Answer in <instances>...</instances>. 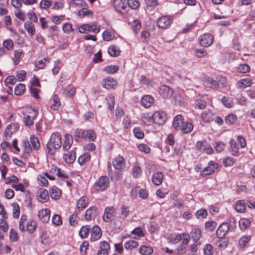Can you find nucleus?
Masks as SVG:
<instances>
[{
    "mask_svg": "<svg viewBox=\"0 0 255 255\" xmlns=\"http://www.w3.org/2000/svg\"><path fill=\"white\" fill-rule=\"evenodd\" d=\"M237 120V117L236 115L233 114H229L225 117V122L227 124L233 125Z\"/></svg>",
    "mask_w": 255,
    "mask_h": 255,
    "instance_id": "864d4df0",
    "label": "nucleus"
},
{
    "mask_svg": "<svg viewBox=\"0 0 255 255\" xmlns=\"http://www.w3.org/2000/svg\"><path fill=\"white\" fill-rule=\"evenodd\" d=\"M73 142L72 136L68 133L64 135V140L63 144V149L68 150L72 146Z\"/></svg>",
    "mask_w": 255,
    "mask_h": 255,
    "instance_id": "b1692460",
    "label": "nucleus"
},
{
    "mask_svg": "<svg viewBox=\"0 0 255 255\" xmlns=\"http://www.w3.org/2000/svg\"><path fill=\"white\" fill-rule=\"evenodd\" d=\"M100 250L97 252V255H108L110 249L109 244L106 241L101 242L99 245Z\"/></svg>",
    "mask_w": 255,
    "mask_h": 255,
    "instance_id": "a211bd4d",
    "label": "nucleus"
},
{
    "mask_svg": "<svg viewBox=\"0 0 255 255\" xmlns=\"http://www.w3.org/2000/svg\"><path fill=\"white\" fill-rule=\"evenodd\" d=\"M121 51L116 46L111 45L108 48L109 54L113 56L116 57L120 55Z\"/></svg>",
    "mask_w": 255,
    "mask_h": 255,
    "instance_id": "3c124183",
    "label": "nucleus"
},
{
    "mask_svg": "<svg viewBox=\"0 0 255 255\" xmlns=\"http://www.w3.org/2000/svg\"><path fill=\"white\" fill-rule=\"evenodd\" d=\"M90 230L91 228L89 226H83L79 231V236L82 239L86 238L88 237Z\"/></svg>",
    "mask_w": 255,
    "mask_h": 255,
    "instance_id": "79ce46f5",
    "label": "nucleus"
},
{
    "mask_svg": "<svg viewBox=\"0 0 255 255\" xmlns=\"http://www.w3.org/2000/svg\"><path fill=\"white\" fill-rule=\"evenodd\" d=\"M31 144L34 149L37 150L40 147L38 138L34 135H32L30 137Z\"/></svg>",
    "mask_w": 255,
    "mask_h": 255,
    "instance_id": "58836bf2",
    "label": "nucleus"
},
{
    "mask_svg": "<svg viewBox=\"0 0 255 255\" xmlns=\"http://www.w3.org/2000/svg\"><path fill=\"white\" fill-rule=\"evenodd\" d=\"M107 100L108 101L107 103L108 109L111 111L113 110L115 106L114 96H112V95H110L109 96L108 98H107Z\"/></svg>",
    "mask_w": 255,
    "mask_h": 255,
    "instance_id": "69168bd1",
    "label": "nucleus"
},
{
    "mask_svg": "<svg viewBox=\"0 0 255 255\" xmlns=\"http://www.w3.org/2000/svg\"><path fill=\"white\" fill-rule=\"evenodd\" d=\"M198 41L201 46L208 47L213 42L214 37L210 33H205L199 36Z\"/></svg>",
    "mask_w": 255,
    "mask_h": 255,
    "instance_id": "0eeeda50",
    "label": "nucleus"
},
{
    "mask_svg": "<svg viewBox=\"0 0 255 255\" xmlns=\"http://www.w3.org/2000/svg\"><path fill=\"white\" fill-rule=\"evenodd\" d=\"M163 174L161 172H156L152 176V181L155 185H160L163 181Z\"/></svg>",
    "mask_w": 255,
    "mask_h": 255,
    "instance_id": "cd10ccee",
    "label": "nucleus"
},
{
    "mask_svg": "<svg viewBox=\"0 0 255 255\" xmlns=\"http://www.w3.org/2000/svg\"><path fill=\"white\" fill-rule=\"evenodd\" d=\"M110 184L109 178L106 176H101L95 182L94 188L98 191H103L106 190Z\"/></svg>",
    "mask_w": 255,
    "mask_h": 255,
    "instance_id": "7ed1b4c3",
    "label": "nucleus"
},
{
    "mask_svg": "<svg viewBox=\"0 0 255 255\" xmlns=\"http://www.w3.org/2000/svg\"><path fill=\"white\" fill-rule=\"evenodd\" d=\"M133 132L135 136L139 139H142L144 137V133L142 130L139 127L134 128Z\"/></svg>",
    "mask_w": 255,
    "mask_h": 255,
    "instance_id": "680f3d73",
    "label": "nucleus"
},
{
    "mask_svg": "<svg viewBox=\"0 0 255 255\" xmlns=\"http://www.w3.org/2000/svg\"><path fill=\"white\" fill-rule=\"evenodd\" d=\"M119 69V67L116 65H109L105 67L104 71L108 74H114Z\"/></svg>",
    "mask_w": 255,
    "mask_h": 255,
    "instance_id": "6e6d98bb",
    "label": "nucleus"
},
{
    "mask_svg": "<svg viewBox=\"0 0 255 255\" xmlns=\"http://www.w3.org/2000/svg\"><path fill=\"white\" fill-rule=\"evenodd\" d=\"M63 158L68 163H72L76 159V153L74 151H70L67 153L64 154Z\"/></svg>",
    "mask_w": 255,
    "mask_h": 255,
    "instance_id": "c756f323",
    "label": "nucleus"
},
{
    "mask_svg": "<svg viewBox=\"0 0 255 255\" xmlns=\"http://www.w3.org/2000/svg\"><path fill=\"white\" fill-rule=\"evenodd\" d=\"M153 102L154 98L150 95H145L141 99V105L146 108L150 107Z\"/></svg>",
    "mask_w": 255,
    "mask_h": 255,
    "instance_id": "a878e982",
    "label": "nucleus"
},
{
    "mask_svg": "<svg viewBox=\"0 0 255 255\" xmlns=\"http://www.w3.org/2000/svg\"><path fill=\"white\" fill-rule=\"evenodd\" d=\"M116 215V209L113 206L107 207L104 212L103 219L106 222H111Z\"/></svg>",
    "mask_w": 255,
    "mask_h": 255,
    "instance_id": "423d86ee",
    "label": "nucleus"
},
{
    "mask_svg": "<svg viewBox=\"0 0 255 255\" xmlns=\"http://www.w3.org/2000/svg\"><path fill=\"white\" fill-rule=\"evenodd\" d=\"M50 109L52 110L57 111L59 109L61 103L60 99L57 95H54L50 100Z\"/></svg>",
    "mask_w": 255,
    "mask_h": 255,
    "instance_id": "4be33fe9",
    "label": "nucleus"
},
{
    "mask_svg": "<svg viewBox=\"0 0 255 255\" xmlns=\"http://www.w3.org/2000/svg\"><path fill=\"white\" fill-rule=\"evenodd\" d=\"M85 140H88L89 141H94L97 137L95 132L93 129L85 130Z\"/></svg>",
    "mask_w": 255,
    "mask_h": 255,
    "instance_id": "72a5a7b5",
    "label": "nucleus"
},
{
    "mask_svg": "<svg viewBox=\"0 0 255 255\" xmlns=\"http://www.w3.org/2000/svg\"><path fill=\"white\" fill-rule=\"evenodd\" d=\"M91 159V155L89 153H85L81 155L78 158V161L79 163L82 165L89 162Z\"/></svg>",
    "mask_w": 255,
    "mask_h": 255,
    "instance_id": "c03bdc74",
    "label": "nucleus"
},
{
    "mask_svg": "<svg viewBox=\"0 0 255 255\" xmlns=\"http://www.w3.org/2000/svg\"><path fill=\"white\" fill-rule=\"evenodd\" d=\"M220 167V166L217 162L210 161L209 162L208 166L205 167L203 170L201 172L200 175L203 177L212 175L216 170H218Z\"/></svg>",
    "mask_w": 255,
    "mask_h": 255,
    "instance_id": "20e7f679",
    "label": "nucleus"
},
{
    "mask_svg": "<svg viewBox=\"0 0 255 255\" xmlns=\"http://www.w3.org/2000/svg\"><path fill=\"white\" fill-rule=\"evenodd\" d=\"M117 81L112 77L105 78L102 81V85L104 88L110 90L114 89L117 86Z\"/></svg>",
    "mask_w": 255,
    "mask_h": 255,
    "instance_id": "f8f14e48",
    "label": "nucleus"
},
{
    "mask_svg": "<svg viewBox=\"0 0 255 255\" xmlns=\"http://www.w3.org/2000/svg\"><path fill=\"white\" fill-rule=\"evenodd\" d=\"M38 113L37 110L31 107L22 110V121L25 127L29 128L34 125V121L37 118Z\"/></svg>",
    "mask_w": 255,
    "mask_h": 255,
    "instance_id": "f03ea898",
    "label": "nucleus"
},
{
    "mask_svg": "<svg viewBox=\"0 0 255 255\" xmlns=\"http://www.w3.org/2000/svg\"><path fill=\"white\" fill-rule=\"evenodd\" d=\"M102 236V231L97 226H94L91 231V240L95 241L99 240Z\"/></svg>",
    "mask_w": 255,
    "mask_h": 255,
    "instance_id": "aec40b11",
    "label": "nucleus"
},
{
    "mask_svg": "<svg viewBox=\"0 0 255 255\" xmlns=\"http://www.w3.org/2000/svg\"><path fill=\"white\" fill-rule=\"evenodd\" d=\"M217 226V224L215 221H209L205 223V229L211 232H213Z\"/></svg>",
    "mask_w": 255,
    "mask_h": 255,
    "instance_id": "5fc2aeb1",
    "label": "nucleus"
},
{
    "mask_svg": "<svg viewBox=\"0 0 255 255\" xmlns=\"http://www.w3.org/2000/svg\"><path fill=\"white\" fill-rule=\"evenodd\" d=\"M113 4L116 10L120 13H124L128 11L126 0H115Z\"/></svg>",
    "mask_w": 255,
    "mask_h": 255,
    "instance_id": "9b49d317",
    "label": "nucleus"
},
{
    "mask_svg": "<svg viewBox=\"0 0 255 255\" xmlns=\"http://www.w3.org/2000/svg\"><path fill=\"white\" fill-rule=\"evenodd\" d=\"M251 237L249 235H244L242 236L239 241V246L241 248H244L247 246V244L251 240Z\"/></svg>",
    "mask_w": 255,
    "mask_h": 255,
    "instance_id": "4c0bfd02",
    "label": "nucleus"
},
{
    "mask_svg": "<svg viewBox=\"0 0 255 255\" xmlns=\"http://www.w3.org/2000/svg\"><path fill=\"white\" fill-rule=\"evenodd\" d=\"M26 231H28L29 233L31 234L33 233L34 230L37 228V224L36 221L33 220H30L27 222L26 224Z\"/></svg>",
    "mask_w": 255,
    "mask_h": 255,
    "instance_id": "37998d69",
    "label": "nucleus"
},
{
    "mask_svg": "<svg viewBox=\"0 0 255 255\" xmlns=\"http://www.w3.org/2000/svg\"><path fill=\"white\" fill-rule=\"evenodd\" d=\"M52 170H54L55 172H56V175L60 177L67 179L69 177V175L65 173V172L63 170H62L60 168H57L56 166H53L51 169V172H52Z\"/></svg>",
    "mask_w": 255,
    "mask_h": 255,
    "instance_id": "49530a36",
    "label": "nucleus"
},
{
    "mask_svg": "<svg viewBox=\"0 0 255 255\" xmlns=\"http://www.w3.org/2000/svg\"><path fill=\"white\" fill-rule=\"evenodd\" d=\"M88 204V199L86 196H82L77 201V210L79 211L85 209Z\"/></svg>",
    "mask_w": 255,
    "mask_h": 255,
    "instance_id": "393cba45",
    "label": "nucleus"
},
{
    "mask_svg": "<svg viewBox=\"0 0 255 255\" xmlns=\"http://www.w3.org/2000/svg\"><path fill=\"white\" fill-rule=\"evenodd\" d=\"M203 251L204 255H213L212 246L210 244H206L204 247Z\"/></svg>",
    "mask_w": 255,
    "mask_h": 255,
    "instance_id": "774afa93",
    "label": "nucleus"
},
{
    "mask_svg": "<svg viewBox=\"0 0 255 255\" xmlns=\"http://www.w3.org/2000/svg\"><path fill=\"white\" fill-rule=\"evenodd\" d=\"M195 104L196 107L200 109H204L206 105L207 102L203 99H199L195 100Z\"/></svg>",
    "mask_w": 255,
    "mask_h": 255,
    "instance_id": "bf43d9fd",
    "label": "nucleus"
},
{
    "mask_svg": "<svg viewBox=\"0 0 255 255\" xmlns=\"http://www.w3.org/2000/svg\"><path fill=\"white\" fill-rule=\"evenodd\" d=\"M172 20L171 17L168 15H163L157 19V24L159 27L165 29L170 26Z\"/></svg>",
    "mask_w": 255,
    "mask_h": 255,
    "instance_id": "1a4fd4ad",
    "label": "nucleus"
},
{
    "mask_svg": "<svg viewBox=\"0 0 255 255\" xmlns=\"http://www.w3.org/2000/svg\"><path fill=\"white\" fill-rule=\"evenodd\" d=\"M184 122V117L181 115H178L174 118L173 126L176 130L179 131Z\"/></svg>",
    "mask_w": 255,
    "mask_h": 255,
    "instance_id": "412c9836",
    "label": "nucleus"
},
{
    "mask_svg": "<svg viewBox=\"0 0 255 255\" xmlns=\"http://www.w3.org/2000/svg\"><path fill=\"white\" fill-rule=\"evenodd\" d=\"M85 130H83L81 128H77L74 131L75 140L76 141H78L79 138H82L85 139Z\"/></svg>",
    "mask_w": 255,
    "mask_h": 255,
    "instance_id": "a19ab883",
    "label": "nucleus"
},
{
    "mask_svg": "<svg viewBox=\"0 0 255 255\" xmlns=\"http://www.w3.org/2000/svg\"><path fill=\"white\" fill-rule=\"evenodd\" d=\"M130 210L129 207L123 205L120 208V215L123 219H125L129 216Z\"/></svg>",
    "mask_w": 255,
    "mask_h": 255,
    "instance_id": "de8ad7c7",
    "label": "nucleus"
},
{
    "mask_svg": "<svg viewBox=\"0 0 255 255\" xmlns=\"http://www.w3.org/2000/svg\"><path fill=\"white\" fill-rule=\"evenodd\" d=\"M23 53V51L22 49L15 50L14 51V59L13 63L14 65H17L20 60L21 56Z\"/></svg>",
    "mask_w": 255,
    "mask_h": 255,
    "instance_id": "8fccbe9b",
    "label": "nucleus"
},
{
    "mask_svg": "<svg viewBox=\"0 0 255 255\" xmlns=\"http://www.w3.org/2000/svg\"><path fill=\"white\" fill-rule=\"evenodd\" d=\"M139 253L142 255H150L153 251V249L145 245L141 246L138 249Z\"/></svg>",
    "mask_w": 255,
    "mask_h": 255,
    "instance_id": "f704fd0d",
    "label": "nucleus"
},
{
    "mask_svg": "<svg viewBox=\"0 0 255 255\" xmlns=\"http://www.w3.org/2000/svg\"><path fill=\"white\" fill-rule=\"evenodd\" d=\"M3 47L7 50H12L14 47L13 42L11 39H8L3 42Z\"/></svg>",
    "mask_w": 255,
    "mask_h": 255,
    "instance_id": "052dcab7",
    "label": "nucleus"
},
{
    "mask_svg": "<svg viewBox=\"0 0 255 255\" xmlns=\"http://www.w3.org/2000/svg\"><path fill=\"white\" fill-rule=\"evenodd\" d=\"M24 27L31 36L34 35L35 33L34 25L31 21H28L26 22L24 24Z\"/></svg>",
    "mask_w": 255,
    "mask_h": 255,
    "instance_id": "2f4dec72",
    "label": "nucleus"
},
{
    "mask_svg": "<svg viewBox=\"0 0 255 255\" xmlns=\"http://www.w3.org/2000/svg\"><path fill=\"white\" fill-rule=\"evenodd\" d=\"M138 243L134 240H129L125 243L124 247L126 250H131L138 247Z\"/></svg>",
    "mask_w": 255,
    "mask_h": 255,
    "instance_id": "09e8293b",
    "label": "nucleus"
},
{
    "mask_svg": "<svg viewBox=\"0 0 255 255\" xmlns=\"http://www.w3.org/2000/svg\"><path fill=\"white\" fill-rule=\"evenodd\" d=\"M13 128H15L14 124H10L8 125L7 126L6 128H5L4 133V135L6 140L9 139L11 137V136L13 132L15 131V129L12 130Z\"/></svg>",
    "mask_w": 255,
    "mask_h": 255,
    "instance_id": "7c9ffc66",
    "label": "nucleus"
},
{
    "mask_svg": "<svg viewBox=\"0 0 255 255\" xmlns=\"http://www.w3.org/2000/svg\"><path fill=\"white\" fill-rule=\"evenodd\" d=\"M160 94L164 98L171 97L173 94L172 89L167 85H162L159 90Z\"/></svg>",
    "mask_w": 255,
    "mask_h": 255,
    "instance_id": "6ab92c4d",
    "label": "nucleus"
},
{
    "mask_svg": "<svg viewBox=\"0 0 255 255\" xmlns=\"http://www.w3.org/2000/svg\"><path fill=\"white\" fill-rule=\"evenodd\" d=\"M37 194L38 201L41 203L46 202L49 198L48 192L42 188L38 190Z\"/></svg>",
    "mask_w": 255,
    "mask_h": 255,
    "instance_id": "dca6fc26",
    "label": "nucleus"
},
{
    "mask_svg": "<svg viewBox=\"0 0 255 255\" xmlns=\"http://www.w3.org/2000/svg\"><path fill=\"white\" fill-rule=\"evenodd\" d=\"M191 238L196 243L199 244L200 239L201 237L202 234L201 230L198 228L193 229L191 233Z\"/></svg>",
    "mask_w": 255,
    "mask_h": 255,
    "instance_id": "c85d7f7f",
    "label": "nucleus"
},
{
    "mask_svg": "<svg viewBox=\"0 0 255 255\" xmlns=\"http://www.w3.org/2000/svg\"><path fill=\"white\" fill-rule=\"evenodd\" d=\"M102 36L104 40L109 41L114 38L115 34L112 30L106 29L103 33Z\"/></svg>",
    "mask_w": 255,
    "mask_h": 255,
    "instance_id": "ea45409f",
    "label": "nucleus"
},
{
    "mask_svg": "<svg viewBox=\"0 0 255 255\" xmlns=\"http://www.w3.org/2000/svg\"><path fill=\"white\" fill-rule=\"evenodd\" d=\"M38 216L40 221L43 223H47L50 217V211L48 209H43L39 211Z\"/></svg>",
    "mask_w": 255,
    "mask_h": 255,
    "instance_id": "2eb2a0df",
    "label": "nucleus"
},
{
    "mask_svg": "<svg viewBox=\"0 0 255 255\" xmlns=\"http://www.w3.org/2000/svg\"><path fill=\"white\" fill-rule=\"evenodd\" d=\"M193 128V125L189 122H185L184 124L180 128L179 131H182L184 133H189L192 131Z\"/></svg>",
    "mask_w": 255,
    "mask_h": 255,
    "instance_id": "473e14b6",
    "label": "nucleus"
},
{
    "mask_svg": "<svg viewBox=\"0 0 255 255\" xmlns=\"http://www.w3.org/2000/svg\"><path fill=\"white\" fill-rule=\"evenodd\" d=\"M141 168L138 166H134L132 168V175L134 178H138L140 176L141 174Z\"/></svg>",
    "mask_w": 255,
    "mask_h": 255,
    "instance_id": "338daca9",
    "label": "nucleus"
},
{
    "mask_svg": "<svg viewBox=\"0 0 255 255\" xmlns=\"http://www.w3.org/2000/svg\"><path fill=\"white\" fill-rule=\"evenodd\" d=\"M230 148L232 151V154L237 155L239 152V146L235 140H231L230 141Z\"/></svg>",
    "mask_w": 255,
    "mask_h": 255,
    "instance_id": "13d9d810",
    "label": "nucleus"
},
{
    "mask_svg": "<svg viewBox=\"0 0 255 255\" xmlns=\"http://www.w3.org/2000/svg\"><path fill=\"white\" fill-rule=\"evenodd\" d=\"M64 91L66 96L69 98H73L76 93L75 88L72 85L67 86Z\"/></svg>",
    "mask_w": 255,
    "mask_h": 255,
    "instance_id": "e433bc0d",
    "label": "nucleus"
},
{
    "mask_svg": "<svg viewBox=\"0 0 255 255\" xmlns=\"http://www.w3.org/2000/svg\"><path fill=\"white\" fill-rule=\"evenodd\" d=\"M147 8L153 9L158 4L157 0H144Z\"/></svg>",
    "mask_w": 255,
    "mask_h": 255,
    "instance_id": "e2e57ef3",
    "label": "nucleus"
},
{
    "mask_svg": "<svg viewBox=\"0 0 255 255\" xmlns=\"http://www.w3.org/2000/svg\"><path fill=\"white\" fill-rule=\"evenodd\" d=\"M62 145V136L58 132L53 133L46 144V153L49 155L55 153Z\"/></svg>",
    "mask_w": 255,
    "mask_h": 255,
    "instance_id": "f257e3e1",
    "label": "nucleus"
},
{
    "mask_svg": "<svg viewBox=\"0 0 255 255\" xmlns=\"http://www.w3.org/2000/svg\"><path fill=\"white\" fill-rule=\"evenodd\" d=\"M196 148L200 151L204 152L209 154H212L213 152L212 147L206 141L197 142Z\"/></svg>",
    "mask_w": 255,
    "mask_h": 255,
    "instance_id": "9d476101",
    "label": "nucleus"
},
{
    "mask_svg": "<svg viewBox=\"0 0 255 255\" xmlns=\"http://www.w3.org/2000/svg\"><path fill=\"white\" fill-rule=\"evenodd\" d=\"M166 114L163 111H156L153 113L151 117L152 121L158 125H163L167 121Z\"/></svg>",
    "mask_w": 255,
    "mask_h": 255,
    "instance_id": "39448f33",
    "label": "nucleus"
},
{
    "mask_svg": "<svg viewBox=\"0 0 255 255\" xmlns=\"http://www.w3.org/2000/svg\"><path fill=\"white\" fill-rule=\"evenodd\" d=\"M229 231L228 222H224L218 227L216 232L217 236L219 238L223 239Z\"/></svg>",
    "mask_w": 255,
    "mask_h": 255,
    "instance_id": "ddd939ff",
    "label": "nucleus"
},
{
    "mask_svg": "<svg viewBox=\"0 0 255 255\" xmlns=\"http://www.w3.org/2000/svg\"><path fill=\"white\" fill-rule=\"evenodd\" d=\"M252 84V80L249 78H245L238 81V86L239 88H245Z\"/></svg>",
    "mask_w": 255,
    "mask_h": 255,
    "instance_id": "603ef678",
    "label": "nucleus"
},
{
    "mask_svg": "<svg viewBox=\"0 0 255 255\" xmlns=\"http://www.w3.org/2000/svg\"><path fill=\"white\" fill-rule=\"evenodd\" d=\"M25 90V86L23 84H18L14 89V93L16 95L22 94Z\"/></svg>",
    "mask_w": 255,
    "mask_h": 255,
    "instance_id": "4d7b16f0",
    "label": "nucleus"
},
{
    "mask_svg": "<svg viewBox=\"0 0 255 255\" xmlns=\"http://www.w3.org/2000/svg\"><path fill=\"white\" fill-rule=\"evenodd\" d=\"M100 31V27L97 28L96 23L93 22L92 24H84L79 27V32L81 33L88 32H92L98 33Z\"/></svg>",
    "mask_w": 255,
    "mask_h": 255,
    "instance_id": "6e6552de",
    "label": "nucleus"
},
{
    "mask_svg": "<svg viewBox=\"0 0 255 255\" xmlns=\"http://www.w3.org/2000/svg\"><path fill=\"white\" fill-rule=\"evenodd\" d=\"M215 116V114L208 110L202 113L201 118L204 122L210 123L214 120Z\"/></svg>",
    "mask_w": 255,
    "mask_h": 255,
    "instance_id": "5701e85b",
    "label": "nucleus"
},
{
    "mask_svg": "<svg viewBox=\"0 0 255 255\" xmlns=\"http://www.w3.org/2000/svg\"><path fill=\"white\" fill-rule=\"evenodd\" d=\"M113 165L118 170L124 168L125 167V162L124 158L120 155L116 157L113 161Z\"/></svg>",
    "mask_w": 255,
    "mask_h": 255,
    "instance_id": "f3484780",
    "label": "nucleus"
},
{
    "mask_svg": "<svg viewBox=\"0 0 255 255\" xmlns=\"http://www.w3.org/2000/svg\"><path fill=\"white\" fill-rule=\"evenodd\" d=\"M49 193L51 197L54 200L59 199L61 196L62 192L57 187L53 186H52L49 190Z\"/></svg>",
    "mask_w": 255,
    "mask_h": 255,
    "instance_id": "bb28decb",
    "label": "nucleus"
},
{
    "mask_svg": "<svg viewBox=\"0 0 255 255\" xmlns=\"http://www.w3.org/2000/svg\"><path fill=\"white\" fill-rule=\"evenodd\" d=\"M239 225L241 230L245 231L250 226L251 221L248 219H241L239 222Z\"/></svg>",
    "mask_w": 255,
    "mask_h": 255,
    "instance_id": "c9c22d12",
    "label": "nucleus"
},
{
    "mask_svg": "<svg viewBox=\"0 0 255 255\" xmlns=\"http://www.w3.org/2000/svg\"><path fill=\"white\" fill-rule=\"evenodd\" d=\"M246 205L244 200H239L236 202L235 209L238 212H244L246 209Z\"/></svg>",
    "mask_w": 255,
    "mask_h": 255,
    "instance_id": "a18cd8bd",
    "label": "nucleus"
},
{
    "mask_svg": "<svg viewBox=\"0 0 255 255\" xmlns=\"http://www.w3.org/2000/svg\"><path fill=\"white\" fill-rule=\"evenodd\" d=\"M222 102L224 105L228 108H231L233 106V101L231 98L227 97H223L222 99Z\"/></svg>",
    "mask_w": 255,
    "mask_h": 255,
    "instance_id": "0e129e2a",
    "label": "nucleus"
},
{
    "mask_svg": "<svg viewBox=\"0 0 255 255\" xmlns=\"http://www.w3.org/2000/svg\"><path fill=\"white\" fill-rule=\"evenodd\" d=\"M97 215V208L92 206L88 209L85 214V219L87 221L94 220Z\"/></svg>",
    "mask_w": 255,
    "mask_h": 255,
    "instance_id": "4468645a",
    "label": "nucleus"
}]
</instances>
